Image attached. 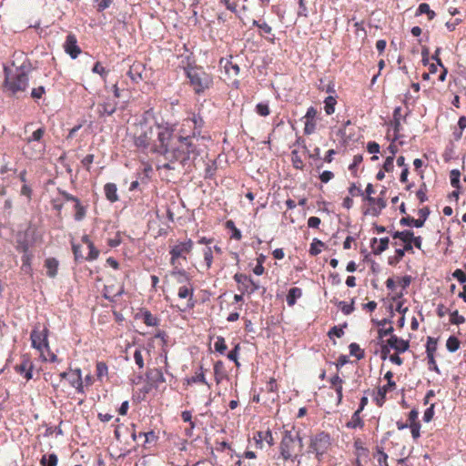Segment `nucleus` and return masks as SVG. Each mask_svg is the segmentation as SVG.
<instances>
[{
    "mask_svg": "<svg viewBox=\"0 0 466 466\" xmlns=\"http://www.w3.org/2000/svg\"><path fill=\"white\" fill-rule=\"evenodd\" d=\"M400 224L401 226H408V227H415V228H421L423 226L422 220H420V218H414L412 217L407 216L403 217L400 220Z\"/></svg>",
    "mask_w": 466,
    "mask_h": 466,
    "instance_id": "obj_39",
    "label": "nucleus"
},
{
    "mask_svg": "<svg viewBox=\"0 0 466 466\" xmlns=\"http://www.w3.org/2000/svg\"><path fill=\"white\" fill-rule=\"evenodd\" d=\"M44 361L50 362H57L59 361L56 355L50 350V347L48 346V350H44V357H41Z\"/></svg>",
    "mask_w": 466,
    "mask_h": 466,
    "instance_id": "obj_61",
    "label": "nucleus"
},
{
    "mask_svg": "<svg viewBox=\"0 0 466 466\" xmlns=\"http://www.w3.org/2000/svg\"><path fill=\"white\" fill-rule=\"evenodd\" d=\"M375 457L377 459L379 466H389L387 462L388 455L384 451H378Z\"/></svg>",
    "mask_w": 466,
    "mask_h": 466,
    "instance_id": "obj_64",
    "label": "nucleus"
},
{
    "mask_svg": "<svg viewBox=\"0 0 466 466\" xmlns=\"http://www.w3.org/2000/svg\"><path fill=\"white\" fill-rule=\"evenodd\" d=\"M390 239L389 238H381L378 239L373 238L370 240V248L374 255H380L389 248Z\"/></svg>",
    "mask_w": 466,
    "mask_h": 466,
    "instance_id": "obj_25",
    "label": "nucleus"
},
{
    "mask_svg": "<svg viewBox=\"0 0 466 466\" xmlns=\"http://www.w3.org/2000/svg\"><path fill=\"white\" fill-rule=\"evenodd\" d=\"M194 242L191 238L183 241L177 240L169 245L170 265L173 271L183 270L181 268L183 262H187V256L192 253Z\"/></svg>",
    "mask_w": 466,
    "mask_h": 466,
    "instance_id": "obj_5",
    "label": "nucleus"
},
{
    "mask_svg": "<svg viewBox=\"0 0 466 466\" xmlns=\"http://www.w3.org/2000/svg\"><path fill=\"white\" fill-rule=\"evenodd\" d=\"M136 319H141L147 327H157L160 323L158 317L153 315L148 309H141L136 315Z\"/></svg>",
    "mask_w": 466,
    "mask_h": 466,
    "instance_id": "obj_20",
    "label": "nucleus"
},
{
    "mask_svg": "<svg viewBox=\"0 0 466 466\" xmlns=\"http://www.w3.org/2000/svg\"><path fill=\"white\" fill-rule=\"evenodd\" d=\"M336 104H337V100L334 96H329L325 98L324 110L328 116H330L335 112Z\"/></svg>",
    "mask_w": 466,
    "mask_h": 466,
    "instance_id": "obj_42",
    "label": "nucleus"
},
{
    "mask_svg": "<svg viewBox=\"0 0 466 466\" xmlns=\"http://www.w3.org/2000/svg\"><path fill=\"white\" fill-rule=\"evenodd\" d=\"M392 238L394 239H400L403 242L404 250H407L409 253H413V247H412V231L411 230H403V231H395L391 234Z\"/></svg>",
    "mask_w": 466,
    "mask_h": 466,
    "instance_id": "obj_19",
    "label": "nucleus"
},
{
    "mask_svg": "<svg viewBox=\"0 0 466 466\" xmlns=\"http://www.w3.org/2000/svg\"><path fill=\"white\" fill-rule=\"evenodd\" d=\"M5 81L3 88L5 92L15 95L24 92L28 86V76L22 68H16L14 73L8 66H4Z\"/></svg>",
    "mask_w": 466,
    "mask_h": 466,
    "instance_id": "obj_7",
    "label": "nucleus"
},
{
    "mask_svg": "<svg viewBox=\"0 0 466 466\" xmlns=\"http://www.w3.org/2000/svg\"><path fill=\"white\" fill-rule=\"evenodd\" d=\"M375 190L372 184H368L365 189L366 196L364 197V200L368 201L370 204H373L374 201H377L379 209L377 210L375 208H372L373 214L378 215L380 211L386 207V202L382 198H375L371 195L374 194Z\"/></svg>",
    "mask_w": 466,
    "mask_h": 466,
    "instance_id": "obj_21",
    "label": "nucleus"
},
{
    "mask_svg": "<svg viewBox=\"0 0 466 466\" xmlns=\"http://www.w3.org/2000/svg\"><path fill=\"white\" fill-rule=\"evenodd\" d=\"M203 125L204 121L202 117L196 114L183 119L177 132V139L187 140V137H199Z\"/></svg>",
    "mask_w": 466,
    "mask_h": 466,
    "instance_id": "obj_8",
    "label": "nucleus"
},
{
    "mask_svg": "<svg viewBox=\"0 0 466 466\" xmlns=\"http://www.w3.org/2000/svg\"><path fill=\"white\" fill-rule=\"evenodd\" d=\"M329 383L330 387L336 391L338 403H340L343 398V380L339 376V374H335L329 379Z\"/></svg>",
    "mask_w": 466,
    "mask_h": 466,
    "instance_id": "obj_28",
    "label": "nucleus"
},
{
    "mask_svg": "<svg viewBox=\"0 0 466 466\" xmlns=\"http://www.w3.org/2000/svg\"><path fill=\"white\" fill-rule=\"evenodd\" d=\"M46 134V129L44 127H40L35 131L32 132V134L25 138V143H45L42 141V138L44 135Z\"/></svg>",
    "mask_w": 466,
    "mask_h": 466,
    "instance_id": "obj_33",
    "label": "nucleus"
},
{
    "mask_svg": "<svg viewBox=\"0 0 466 466\" xmlns=\"http://www.w3.org/2000/svg\"><path fill=\"white\" fill-rule=\"evenodd\" d=\"M386 342L388 345L394 350L397 353H403L407 351L410 348V341L399 338L396 335H391Z\"/></svg>",
    "mask_w": 466,
    "mask_h": 466,
    "instance_id": "obj_17",
    "label": "nucleus"
},
{
    "mask_svg": "<svg viewBox=\"0 0 466 466\" xmlns=\"http://www.w3.org/2000/svg\"><path fill=\"white\" fill-rule=\"evenodd\" d=\"M58 260L55 258H48L45 260V268L49 278H55L58 271Z\"/></svg>",
    "mask_w": 466,
    "mask_h": 466,
    "instance_id": "obj_32",
    "label": "nucleus"
},
{
    "mask_svg": "<svg viewBox=\"0 0 466 466\" xmlns=\"http://www.w3.org/2000/svg\"><path fill=\"white\" fill-rule=\"evenodd\" d=\"M64 48L66 54H68L73 59H76L81 53L80 47L77 46V40L75 35L69 34L66 36Z\"/></svg>",
    "mask_w": 466,
    "mask_h": 466,
    "instance_id": "obj_18",
    "label": "nucleus"
},
{
    "mask_svg": "<svg viewBox=\"0 0 466 466\" xmlns=\"http://www.w3.org/2000/svg\"><path fill=\"white\" fill-rule=\"evenodd\" d=\"M153 348L151 343H148L147 348L139 345L134 351V360L139 370L145 368V358H150V350Z\"/></svg>",
    "mask_w": 466,
    "mask_h": 466,
    "instance_id": "obj_15",
    "label": "nucleus"
},
{
    "mask_svg": "<svg viewBox=\"0 0 466 466\" xmlns=\"http://www.w3.org/2000/svg\"><path fill=\"white\" fill-rule=\"evenodd\" d=\"M171 275L177 279V281L181 284L177 289V297L181 299H187L183 307L177 306V310L186 312L195 308L197 300L194 299V285L190 281L188 274L185 270L172 271Z\"/></svg>",
    "mask_w": 466,
    "mask_h": 466,
    "instance_id": "obj_4",
    "label": "nucleus"
},
{
    "mask_svg": "<svg viewBox=\"0 0 466 466\" xmlns=\"http://www.w3.org/2000/svg\"><path fill=\"white\" fill-rule=\"evenodd\" d=\"M158 145L154 147L159 155L164 156L168 163L163 165L165 169H173L171 163L186 162L191 157L199 155V137H187L174 140L173 127H159L157 133Z\"/></svg>",
    "mask_w": 466,
    "mask_h": 466,
    "instance_id": "obj_1",
    "label": "nucleus"
},
{
    "mask_svg": "<svg viewBox=\"0 0 466 466\" xmlns=\"http://www.w3.org/2000/svg\"><path fill=\"white\" fill-rule=\"evenodd\" d=\"M92 71L96 74H98L101 76V77L103 78V80H106V76H107V74H108V70H106L100 62H96L93 68H92Z\"/></svg>",
    "mask_w": 466,
    "mask_h": 466,
    "instance_id": "obj_56",
    "label": "nucleus"
},
{
    "mask_svg": "<svg viewBox=\"0 0 466 466\" xmlns=\"http://www.w3.org/2000/svg\"><path fill=\"white\" fill-rule=\"evenodd\" d=\"M304 119V134L305 135H311L315 133L317 129V119H309V118H303Z\"/></svg>",
    "mask_w": 466,
    "mask_h": 466,
    "instance_id": "obj_45",
    "label": "nucleus"
},
{
    "mask_svg": "<svg viewBox=\"0 0 466 466\" xmlns=\"http://www.w3.org/2000/svg\"><path fill=\"white\" fill-rule=\"evenodd\" d=\"M104 192L106 199L112 203L116 202L119 199L117 195V187L115 183H106L104 186Z\"/></svg>",
    "mask_w": 466,
    "mask_h": 466,
    "instance_id": "obj_31",
    "label": "nucleus"
},
{
    "mask_svg": "<svg viewBox=\"0 0 466 466\" xmlns=\"http://www.w3.org/2000/svg\"><path fill=\"white\" fill-rule=\"evenodd\" d=\"M406 252H407V250H404V248H396L395 257L393 258H390L389 263L390 265H395V264L399 263L403 258Z\"/></svg>",
    "mask_w": 466,
    "mask_h": 466,
    "instance_id": "obj_57",
    "label": "nucleus"
},
{
    "mask_svg": "<svg viewBox=\"0 0 466 466\" xmlns=\"http://www.w3.org/2000/svg\"><path fill=\"white\" fill-rule=\"evenodd\" d=\"M138 436L145 437V443L156 442L157 440V436L156 435V433L153 431H150L148 432H140Z\"/></svg>",
    "mask_w": 466,
    "mask_h": 466,
    "instance_id": "obj_63",
    "label": "nucleus"
},
{
    "mask_svg": "<svg viewBox=\"0 0 466 466\" xmlns=\"http://www.w3.org/2000/svg\"><path fill=\"white\" fill-rule=\"evenodd\" d=\"M303 443L295 427H283V436L280 441V456L284 461H294L302 452Z\"/></svg>",
    "mask_w": 466,
    "mask_h": 466,
    "instance_id": "obj_3",
    "label": "nucleus"
},
{
    "mask_svg": "<svg viewBox=\"0 0 466 466\" xmlns=\"http://www.w3.org/2000/svg\"><path fill=\"white\" fill-rule=\"evenodd\" d=\"M460 177L461 173L457 169H452L450 173L451 185L455 187H460Z\"/></svg>",
    "mask_w": 466,
    "mask_h": 466,
    "instance_id": "obj_55",
    "label": "nucleus"
},
{
    "mask_svg": "<svg viewBox=\"0 0 466 466\" xmlns=\"http://www.w3.org/2000/svg\"><path fill=\"white\" fill-rule=\"evenodd\" d=\"M16 373L23 375L26 380L32 379L33 364L28 358H25L20 364L15 366Z\"/></svg>",
    "mask_w": 466,
    "mask_h": 466,
    "instance_id": "obj_23",
    "label": "nucleus"
},
{
    "mask_svg": "<svg viewBox=\"0 0 466 466\" xmlns=\"http://www.w3.org/2000/svg\"><path fill=\"white\" fill-rule=\"evenodd\" d=\"M145 66L140 62H134L127 71V76L134 83H139L143 80V74L145 72Z\"/></svg>",
    "mask_w": 466,
    "mask_h": 466,
    "instance_id": "obj_22",
    "label": "nucleus"
},
{
    "mask_svg": "<svg viewBox=\"0 0 466 466\" xmlns=\"http://www.w3.org/2000/svg\"><path fill=\"white\" fill-rule=\"evenodd\" d=\"M225 227L227 229L231 231V238L236 240H240L242 238V234L240 230L236 227L233 220H227L225 223Z\"/></svg>",
    "mask_w": 466,
    "mask_h": 466,
    "instance_id": "obj_41",
    "label": "nucleus"
},
{
    "mask_svg": "<svg viewBox=\"0 0 466 466\" xmlns=\"http://www.w3.org/2000/svg\"><path fill=\"white\" fill-rule=\"evenodd\" d=\"M117 107V102L114 98L106 97L96 106V112L99 117L113 115Z\"/></svg>",
    "mask_w": 466,
    "mask_h": 466,
    "instance_id": "obj_14",
    "label": "nucleus"
},
{
    "mask_svg": "<svg viewBox=\"0 0 466 466\" xmlns=\"http://www.w3.org/2000/svg\"><path fill=\"white\" fill-rule=\"evenodd\" d=\"M437 350V340L432 337H428L426 344L427 357L434 356Z\"/></svg>",
    "mask_w": 466,
    "mask_h": 466,
    "instance_id": "obj_50",
    "label": "nucleus"
},
{
    "mask_svg": "<svg viewBox=\"0 0 466 466\" xmlns=\"http://www.w3.org/2000/svg\"><path fill=\"white\" fill-rule=\"evenodd\" d=\"M465 318L459 314L458 310L450 313V322L454 325H460L465 322Z\"/></svg>",
    "mask_w": 466,
    "mask_h": 466,
    "instance_id": "obj_53",
    "label": "nucleus"
},
{
    "mask_svg": "<svg viewBox=\"0 0 466 466\" xmlns=\"http://www.w3.org/2000/svg\"><path fill=\"white\" fill-rule=\"evenodd\" d=\"M228 373L223 361L218 360L214 364V379L217 384H220L223 380L228 379Z\"/></svg>",
    "mask_w": 466,
    "mask_h": 466,
    "instance_id": "obj_30",
    "label": "nucleus"
},
{
    "mask_svg": "<svg viewBox=\"0 0 466 466\" xmlns=\"http://www.w3.org/2000/svg\"><path fill=\"white\" fill-rule=\"evenodd\" d=\"M186 386H192L193 384H203L207 387V392L210 391L211 386L206 380L205 370L202 366L199 367L198 370L189 378H186L183 382Z\"/></svg>",
    "mask_w": 466,
    "mask_h": 466,
    "instance_id": "obj_16",
    "label": "nucleus"
},
{
    "mask_svg": "<svg viewBox=\"0 0 466 466\" xmlns=\"http://www.w3.org/2000/svg\"><path fill=\"white\" fill-rule=\"evenodd\" d=\"M69 382L72 387H74L77 392L84 393V381L82 380L81 370L76 369L71 370L69 376Z\"/></svg>",
    "mask_w": 466,
    "mask_h": 466,
    "instance_id": "obj_24",
    "label": "nucleus"
},
{
    "mask_svg": "<svg viewBox=\"0 0 466 466\" xmlns=\"http://www.w3.org/2000/svg\"><path fill=\"white\" fill-rule=\"evenodd\" d=\"M214 349L216 351L219 352L220 354H224V352L228 349V346H227L225 339L223 337L219 336L217 338V340L214 343Z\"/></svg>",
    "mask_w": 466,
    "mask_h": 466,
    "instance_id": "obj_51",
    "label": "nucleus"
},
{
    "mask_svg": "<svg viewBox=\"0 0 466 466\" xmlns=\"http://www.w3.org/2000/svg\"><path fill=\"white\" fill-rule=\"evenodd\" d=\"M354 447L356 449V456L357 457H367L368 456V449L364 448L362 445V441L359 439L354 441Z\"/></svg>",
    "mask_w": 466,
    "mask_h": 466,
    "instance_id": "obj_52",
    "label": "nucleus"
},
{
    "mask_svg": "<svg viewBox=\"0 0 466 466\" xmlns=\"http://www.w3.org/2000/svg\"><path fill=\"white\" fill-rule=\"evenodd\" d=\"M423 14L427 15L429 20H432L436 16L435 12L431 9L430 5L427 3H421L419 5L415 15L418 16Z\"/></svg>",
    "mask_w": 466,
    "mask_h": 466,
    "instance_id": "obj_38",
    "label": "nucleus"
},
{
    "mask_svg": "<svg viewBox=\"0 0 466 466\" xmlns=\"http://www.w3.org/2000/svg\"><path fill=\"white\" fill-rule=\"evenodd\" d=\"M186 76L189 80V85L198 95L203 94L213 85V77L207 73L201 66H188L185 68Z\"/></svg>",
    "mask_w": 466,
    "mask_h": 466,
    "instance_id": "obj_6",
    "label": "nucleus"
},
{
    "mask_svg": "<svg viewBox=\"0 0 466 466\" xmlns=\"http://www.w3.org/2000/svg\"><path fill=\"white\" fill-rule=\"evenodd\" d=\"M393 372L391 370H389L385 373L384 379L387 380V384L382 386L383 391H392L396 390L397 385L396 382L393 380Z\"/></svg>",
    "mask_w": 466,
    "mask_h": 466,
    "instance_id": "obj_40",
    "label": "nucleus"
},
{
    "mask_svg": "<svg viewBox=\"0 0 466 466\" xmlns=\"http://www.w3.org/2000/svg\"><path fill=\"white\" fill-rule=\"evenodd\" d=\"M291 162H292L293 167L296 169H299V170L303 169L304 163H303V160H302L301 157L299 156V152L297 150H292L291 151Z\"/></svg>",
    "mask_w": 466,
    "mask_h": 466,
    "instance_id": "obj_48",
    "label": "nucleus"
},
{
    "mask_svg": "<svg viewBox=\"0 0 466 466\" xmlns=\"http://www.w3.org/2000/svg\"><path fill=\"white\" fill-rule=\"evenodd\" d=\"M219 64L224 67L225 73L229 78L238 76L240 72L239 66L231 60L221 58Z\"/></svg>",
    "mask_w": 466,
    "mask_h": 466,
    "instance_id": "obj_26",
    "label": "nucleus"
},
{
    "mask_svg": "<svg viewBox=\"0 0 466 466\" xmlns=\"http://www.w3.org/2000/svg\"><path fill=\"white\" fill-rule=\"evenodd\" d=\"M82 242L86 244L89 249L88 254L85 257V260L93 261L99 256V250L95 247L94 242L87 235H84L81 238Z\"/></svg>",
    "mask_w": 466,
    "mask_h": 466,
    "instance_id": "obj_27",
    "label": "nucleus"
},
{
    "mask_svg": "<svg viewBox=\"0 0 466 466\" xmlns=\"http://www.w3.org/2000/svg\"><path fill=\"white\" fill-rule=\"evenodd\" d=\"M256 113L261 116H267L270 114V109L268 103H258L256 106Z\"/></svg>",
    "mask_w": 466,
    "mask_h": 466,
    "instance_id": "obj_54",
    "label": "nucleus"
},
{
    "mask_svg": "<svg viewBox=\"0 0 466 466\" xmlns=\"http://www.w3.org/2000/svg\"><path fill=\"white\" fill-rule=\"evenodd\" d=\"M108 374V367L104 361H97L96 365V375L98 380L101 382L105 378L107 377Z\"/></svg>",
    "mask_w": 466,
    "mask_h": 466,
    "instance_id": "obj_37",
    "label": "nucleus"
},
{
    "mask_svg": "<svg viewBox=\"0 0 466 466\" xmlns=\"http://www.w3.org/2000/svg\"><path fill=\"white\" fill-rule=\"evenodd\" d=\"M392 127H393V135H394L393 141H396L400 137V131L401 128L400 117L393 118Z\"/></svg>",
    "mask_w": 466,
    "mask_h": 466,
    "instance_id": "obj_60",
    "label": "nucleus"
},
{
    "mask_svg": "<svg viewBox=\"0 0 466 466\" xmlns=\"http://www.w3.org/2000/svg\"><path fill=\"white\" fill-rule=\"evenodd\" d=\"M233 279L237 282L238 289L242 294L251 295L260 288L258 282L254 281L250 276L244 273H236L233 276Z\"/></svg>",
    "mask_w": 466,
    "mask_h": 466,
    "instance_id": "obj_11",
    "label": "nucleus"
},
{
    "mask_svg": "<svg viewBox=\"0 0 466 466\" xmlns=\"http://www.w3.org/2000/svg\"><path fill=\"white\" fill-rule=\"evenodd\" d=\"M203 257H204V262L206 265V268L209 269L212 267L214 256H213V249L211 247H206L203 249Z\"/></svg>",
    "mask_w": 466,
    "mask_h": 466,
    "instance_id": "obj_43",
    "label": "nucleus"
},
{
    "mask_svg": "<svg viewBox=\"0 0 466 466\" xmlns=\"http://www.w3.org/2000/svg\"><path fill=\"white\" fill-rule=\"evenodd\" d=\"M75 209H76L75 219L77 221L83 219L86 215V210H85L84 207L80 204L79 200L76 201V203L75 204Z\"/></svg>",
    "mask_w": 466,
    "mask_h": 466,
    "instance_id": "obj_59",
    "label": "nucleus"
},
{
    "mask_svg": "<svg viewBox=\"0 0 466 466\" xmlns=\"http://www.w3.org/2000/svg\"><path fill=\"white\" fill-rule=\"evenodd\" d=\"M325 246L324 242L318 238H314L309 248V254L317 256L321 252L322 248Z\"/></svg>",
    "mask_w": 466,
    "mask_h": 466,
    "instance_id": "obj_46",
    "label": "nucleus"
},
{
    "mask_svg": "<svg viewBox=\"0 0 466 466\" xmlns=\"http://www.w3.org/2000/svg\"><path fill=\"white\" fill-rule=\"evenodd\" d=\"M390 323L391 322L387 319L377 321V325L380 327L378 330L379 339L393 335L392 333L394 329Z\"/></svg>",
    "mask_w": 466,
    "mask_h": 466,
    "instance_id": "obj_29",
    "label": "nucleus"
},
{
    "mask_svg": "<svg viewBox=\"0 0 466 466\" xmlns=\"http://www.w3.org/2000/svg\"><path fill=\"white\" fill-rule=\"evenodd\" d=\"M302 296V290L299 288L294 287L289 290L287 295V303L289 307H293L296 304L298 299Z\"/></svg>",
    "mask_w": 466,
    "mask_h": 466,
    "instance_id": "obj_35",
    "label": "nucleus"
},
{
    "mask_svg": "<svg viewBox=\"0 0 466 466\" xmlns=\"http://www.w3.org/2000/svg\"><path fill=\"white\" fill-rule=\"evenodd\" d=\"M331 445L329 434L321 431L314 435L310 440L309 451L321 456L328 451Z\"/></svg>",
    "mask_w": 466,
    "mask_h": 466,
    "instance_id": "obj_10",
    "label": "nucleus"
},
{
    "mask_svg": "<svg viewBox=\"0 0 466 466\" xmlns=\"http://www.w3.org/2000/svg\"><path fill=\"white\" fill-rule=\"evenodd\" d=\"M58 462V458L56 454L51 453L49 455H44L40 460V464L42 466H56Z\"/></svg>",
    "mask_w": 466,
    "mask_h": 466,
    "instance_id": "obj_44",
    "label": "nucleus"
},
{
    "mask_svg": "<svg viewBox=\"0 0 466 466\" xmlns=\"http://www.w3.org/2000/svg\"><path fill=\"white\" fill-rule=\"evenodd\" d=\"M409 428L410 429L411 436L414 441H417L420 437V423H413L409 424Z\"/></svg>",
    "mask_w": 466,
    "mask_h": 466,
    "instance_id": "obj_62",
    "label": "nucleus"
},
{
    "mask_svg": "<svg viewBox=\"0 0 466 466\" xmlns=\"http://www.w3.org/2000/svg\"><path fill=\"white\" fill-rule=\"evenodd\" d=\"M45 148V143H25L23 147V154L29 159H37L42 157Z\"/></svg>",
    "mask_w": 466,
    "mask_h": 466,
    "instance_id": "obj_13",
    "label": "nucleus"
},
{
    "mask_svg": "<svg viewBox=\"0 0 466 466\" xmlns=\"http://www.w3.org/2000/svg\"><path fill=\"white\" fill-rule=\"evenodd\" d=\"M461 342L458 338L454 336L449 337L446 341V348L450 352H455L459 350Z\"/></svg>",
    "mask_w": 466,
    "mask_h": 466,
    "instance_id": "obj_49",
    "label": "nucleus"
},
{
    "mask_svg": "<svg viewBox=\"0 0 466 466\" xmlns=\"http://www.w3.org/2000/svg\"><path fill=\"white\" fill-rule=\"evenodd\" d=\"M21 260H22L21 269L23 271H25V273L30 274L32 271V268H31L32 255L27 252V247L24 248V255L22 256Z\"/></svg>",
    "mask_w": 466,
    "mask_h": 466,
    "instance_id": "obj_36",
    "label": "nucleus"
},
{
    "mask_svg": "<svg viewBox=\"0 0 466 466\" xmlns=\"http://www.w3.org/2000/svg\"><path fill=\"white\" fill-rule=\"evenodd\" d=\"M350 353L351 356L357 358V360H361L364 358V350L360 349V345L352 342L349 346Z\"/></svg>",
    "mask_w": 466,
    "mask_h": 466,
    "instance_id": "obj_47",
    "label": "nucleus"
},
{
    "mask_svg": "<svg viewBox=\"0 0 466 466\" xmlns=\"http://www.w3.org/2000/svg\"><path fill=\"white\" fill-rule=\"evenodd\" d=\"M124 291V285L122 283H117L115 279H107L104 287L103 296L111 302H116Z\"/></svg>",
    "mask_w": 466,
    "mask_h": 466,
    "instance_id": "obj_12",
    "label": "nucleus"
},
{
    "mask_svg": "<svg viewBox=\"0 0 466 466\" xmlns=\"http://www.w3.org/2000/svg\"><path fill=\"white\" fill-rule=\"evenodd\" d=\"M31 345L37 350L40 357H44V350H48V329L45 325L36 323L30 335Z\"/></svg>",
    "mask_w": 466,
    "mask_h": 466,
    "instance_id": "obj_9",
    "label": "nucleus"
},
{
    "mask_svg": "<svg viewBox=\"0 0 466 466\" xmlns=\"http://www.w3.org/2000/svg\"><path fill=\"white\" fill-rule=\"evenodd\" d=\"M159 127H170L167 125L151 126L146 122H140L135 125L132 135L135 147L142 152H151L159 154L154 150L158 145L157 133Z\"/></svg>",
    "mask_w": 466,
    "mask_h": 466,
    "instance_id": "obj_2",
    "label": "nucleus"
},
{
    "mask_svg": "<svg viewBox=\"0 0 466 466\" xmlns=\"http://www.w3.org/2000/svg\"><path fill=\"white\" fill-rule=\"evenodd\" d=\"M218 3L230 12L237 13L238 3L235 0H218Z\"/></svg>",
    "mask_w": 466,
    "mask_h": 466,
    "instance_id": "obj_58",
    "label": "nucleus"
},
{
    "mask_svg": "<svg viewBox=\"0 0 466 466\" xmlns=\"http://www.w3.org/2000/svg\"><path fill=\"white\" fill-rule=\"evenodd\" d=\"M347 428L350 429H357V428H363L364 427V421L360 417V410H356L352 416L350 421L346 424Z\"/></svg>",
    "mask_w": 466,
    "mask_h": 466,
    "instance_id": "obj_34",
    "label": "nucleus"
}]
</instances>
